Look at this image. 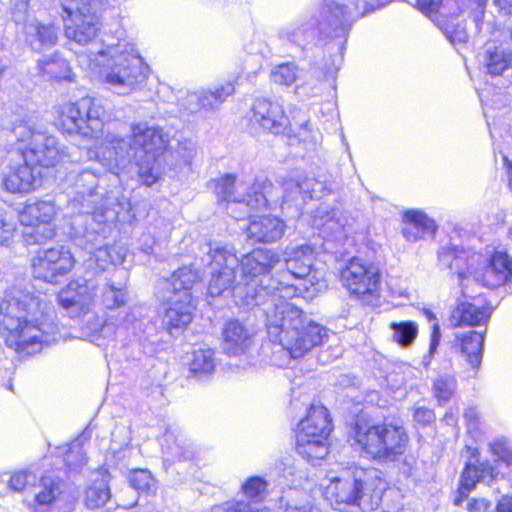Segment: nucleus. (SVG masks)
<instances>
[{
    "mask_svg": "<svg viewBox=\"0 0 512 512\" xmlns=\"http://www.w3.org/2000/svg\"><path fill=\"white\" fill-rule=\"evenodd\" d=\"M280 262L271 249H255L241 258L245 285L238 286L235 297L242 306L264 305L269 340L281 345L292 358H301L313 348L324 344L329 329L308 319L294 303L302 290L293 284L274 279L270 272Z\"/></svg>",
    "mask_w": 512,
    "mask_h": 512,
    "instance_id": "nucleus-1",
    "label": "nucleus"
},
{
    "mask_svg": "<svg viewBox=\"0 0 512 512\" xmlns=\"http://www.w3.org/2000/svg\"><path fill=\"white\" fill-rule=\"evenodd\" d=\"M167 143L162 128L139 122L131 125V135L127 138L107 136L98 156L111 170L124 169L134 160L139 178L151 186L163 174Z\"/></svg>",
    "mask_w": 512,
    "mask_h": 512,
    "instance_id": "nucleus-2",
    "label": "nucleus"
},
{
    "mask_svg": "<svg viewBox=\"0 0 512 512\" xmlns=\"http://www.w3.org/2000/svg\"><path fill=\"white\" fill-rule=\"evenodd\" d=\"M0 325L9 332L7 343L35 353L54 340L56 326L49 305L34 294L12 290L0 303Z\"/></svg>",
    "mask_w": 512,
    "mask_h": 512,
    "instance_id": "nucleus-3",
    "label": "nucleus"
},
{
    "mask_svg": "<svg viewBox=\"0 0 512 512\" xmlns=\"http://www.w3.org/2000/svg\"><path fill=\"white\" fill-rule=\"evenodd\" d=\"M134 46L118 43L87 56L88 67L118 94L133 91L146 79L147 67Z\"/></svg>",
    "mask_w": 512,
    "mask_h": 512,
    "instance_id": "nucleus-4",
    "label": "nucleus"
},
{
    "mask_svg": "<svg viewBox=\"0 0 512 512\" xmlns=\"http://www.w3.org/2000/svg\"><path fill=\"white\" fill-rule=\"evenodd\" d=\"M487 2L488 0H416V7L439 27L452 44H462L467 42L468 34L458 17L468 11L476 30L481 32Z\"/></svg>",
    "mask_w": 512,
    "mask_h": 512,
    "instance_id": "nucleus-5",
    "label": "nucleus"
},
{
    "mask_svg": "<svg viewBox=\"0 0 512 512\" xmlns=\"http://www.w3.org/2000/svg\"><path fill=\"white\" fill-rule=\"evenodd\" d=\"M375 471L359 475L335 477L326 486L325 495L331 506L341 512H371L381 502L383 488L373 487Z\"/></svg>",
    "mask_w": 512,
    "mask_h": 512,
    "instance_id": "nucleus-6",
    "label": "nucleus"
},
{
    "mask_svg": "<svg viewBox=\"0 0 512 512\" xmlns=\"http://www.w3.org/2000/svg\"><path fill=\"white\" fill-rule=\"evenodd\" d=\"M354 434L368 457L385 463L399 460L409 441L405 429L394 425H368L358 421Z\"/></svg>",
    "mask_w": 512,
    "mask_h": 512,
    "instance_id": "nucleus-7",
    "label": "nucleus"
},
{
    "mask_svg": "<svg viewBox=\"0 0 512 512\" xmlns=\"http://www.w3.org/2000/svg\"><path fill=\"white\" fill-rule=\"evenodd\" d=\"M274 189L267 178H257L253 182L237 181L233 174H226L214 182V192L219 201L239 204L251 210H261L275 202Z\"/></svg>",
    "mask_w": 512,
    "mask_h": 512,
    "instance_id": "nucleus-8",
    "label": "nucleus"
},
{
    "mask_svg": "<svg viewBox=\"0 0 512 512\" xmlns=\"http://www.w3.org/2000/svg\"><path fill=\"white\" fill-rule=\"evenodd\" d=\"M10 132L23 143L22 159L33 168L54 167L61 158V149L55 136L20 121L13 123Z\"/></svg>",
    "mask_w": 512,
    "mask_h": 512,
    "instance_id": "nucleus-9",
    "label": "nucleus"
},
{
    "mask_svg": "<svg viewBox=\"0 0 512 512\" xmlns=\"http://www.w3.org/2000/svg\"><path fill=\"white\" fill-rule=\"evenodd\" d=\"M332 431L328 410L312 405L296 430V450L308 461L321 460L328 454L326 439Z\"/></svg>",
    "mask_w": 512,
    "mask_h": 512,
    "instance_id": "nucleus-10",
    "label": "nucleus"
},
{
    "mask_svg": "<svg viewBox=\"0 0 512 512\" xmlns=\"http://www.w3.org/2000/svg\"><path fill=\"white\" fill-rule=\"evenodd\" d=\"M210 257L211 279L208 285V293L212 297L220 296L225 291L233 288V295L235 297V290L238 286L245 285V280L242 278L243 270L241 260L239 261L236 256L235 249L226 244L215 243L210 244L208 251ZM238 305V299H235Z\"/></svg>",
    "mask_w": 512,
    "mask_h": 512,
    "instance_id": "nucleus-11",
    "label": "nucleus"
},
{
    "mask_svg": "<svg viewBox=\"0 0 512 512\" xmlns=\"http://www.w3.org/2000/svg\"><path fill=\"white\" fill-rule=\"evenodd\" d=\"M71 222L70 237L72 242L81 249L92 252L101 245L111 232L110 221L115 213L106 205L95 207L88 211H74Z\"/></svg>",
    "mask_w": 512,
    "mask_h": 512,
    "instance_id": "nucleus-12",
    "label": "nucleus"
},
{
    "mask_svg": "<svg viewBox=\"0 0 512 512\" xmlns=\"http://www.w3.org/2000/svg\"><path fill=\"white\" fill-rule=\"evenodd\" d=\"M104 108L92 97L62 106L59 124L64 132L93 136L103 127Z\"/></svg>",
    "mask_w": 512,
    "mask_h": 512,
    "instance_id": "nucleus-13",
    "label": "nucleus"
},
{
    "mask_svg": "<svg viewBox=\"0 0 512 512\" xmlns=\"http://www.w3.org/2000/svg\"><path fill=\"white\" fill-rule=\"evenodd\" d=\"M69 180L73 185V197L67 205V209L70 212H90L95 207L105 205L102 195L96 191L99 179L94 171L84 169L75 174L71 173Z\"/></svg>",
    "mask_w": 512,
    "mask_h": 512,
    "instance_id": "nucleus-14",
    "label": "nucleus"
},
{
    "mask_svg": "<svg viewBox=\"0 0 512 512\" xmlns=\"http://www.w3.org/2000/svg\"><path fill=\"white\" fill-rule=\"evenodd\" d=\"M474 281L488 289L512 282V257L505 251L483 255L481 270L474 272Z\"/></svg>",
    "mask_w": 512,
    "mask_h": 512,
    "instance_id": "nucleus-15",
    "label": "nucleus"
},
{
    "mask_svg": "<svg viewBox=\"0 0 512 512\" xmlns=\"http://www.w3.org/2000/svg\"><path fill=\"white\" fill-rule=\"evenodd\" d=\"M341 281L354 295H372L379 285L378 269L358 258H353L341 271Z\"/></svg>",
    "mask_w": 512,
    "mask_h": 512,
    "instance_id": "nucleus-16",
    "label": "nucleus"
},
{
    "mask_svg": "<svg viewBox=\"0 0 512 512\" xmlns=\"http://www.w3.org/2000/svg\"><path fill=\"white\" fill-rule=\"evenodd\" d=\"M65 36L79 44H87L99 30V12L87 10L63 11Z\"/></svg>",
    "mask_w": 512,
    "mask_h": 512,
    "instance_id": "nucleus-17",
    "label": "nucleus"
},
{
    "mask_svg": "<svg viewBox=\"0 0 512 512\" xmlns=\"http://www.w3.org/2000/svg\"><path fill=\"white\" fill-rule=\"evenodd\" d=\"M178 297L168 296L164 304L163 326L173 335L184 329L192 320V295L190 292H181Z\"/></svg>",
    "mask_w": 512,
    "mask_h": 512,
    "instance_id": "nucleus-18",
    "label": "nucleus"
},
{
    "mask_svg": "<svg viewBox=\"0 0 512 512\" xmlns=\"http://www.w3.org/2000/svg\"><path fill=\"white\" fill-rule=\"evenodd\" d=\"M234 90V85L226 82L214 89L191 92L185 97L184 106L191 113L214 111L234 93Z\"/></svg>",
    "mask_w": 512,
    "mask_h": 512,
    "instance_id": "nucleus-19",
    "label": "nucleus"
},
{
    "mask_svg": "<svg viewBox=\"0 0 512 512\" xmlns=\"http://www.w3.org/2000/svg\"><path fill=\"white\" fill-rule=\"evenodd\" d=\"M351 19L338 0H325L318 19L320 33L330 36H342L351 26Z\"/></svg>",
    "mask_w": 512,
    "mask_h": 512,
    "instance_id": "nucleus-20",
    "label": "nucleus"
},
{
    "mask_svg": "<svg viewBox=\"0 0 512 512\" xmlns=\"http://www.w3.org/2000/svg\"><path fill=\"white\" fill-rule=\"evenodd\" d=\"M253 118L259 125L274 134H278L287 126L288 118L282 106L266 98L256 99L253 106Z\"/></svg>",
    "mask_w": 512,
    "mask_h": 512,
    "instance_id": "nucleus-21",
    "label": "nucleus"
},
{
    "mask_svg": "<svg viewBox=\"0 0 512 512\" xmlns=\"http://www.w3.org/2000/svg\"><path fill=\"white\" fill-rule=\"evenodd\" d=\"M286 225L278 217L265 215L252 219L246 229L247 237L253 243H273L281 239Z\"/></svg>",
    "mask_w": 512,
    "mask_h": 512,
    "instance_id": "nucleus-22",
    "label": "nucleus"
},
{
    "mask_svg": "<svg viewBox=\"0 0 512 512\" xmlns=\"http://www.w3.org/2000/svg\"><path fill=\"white\" fill-rule=\"evenodd\" d=\"M93 291L87 281L73 280L58 294L59 304L72 314H78L91 303Z\"/></svg>",
    "mask_w": 512,
    "mask_h": 512,
    "instance_id": "nucleus-23",
    "label": "nucleus"
},
{
    "mask_svg": "<svg viewBox=\"0 0 512 512\" xmlns=\"http://www.w3.org/2000/svg\"><path fill=\"white\" fill-rule=\"evenodd\" d=\"M254 332L238 320L226 323L223 329V348L230 355L244 353L253 343Z\"/></svg>",
    "mask_w": 512,
    "mask_h": 512,
    "instance_id": "nucleus-24",
    "label": "nucleus"
},
{
    "mask_svg": "<svg viewBox=\"0 0 512 512\" xmlns=\"http://www.w3.org/2000/svg\"><path fill=\"white\" fill-rule=\"evenodd\" d=\"M315 251L309 245L289 246L284 251L287 271L295 278L308 277L315 260Z\"/></svg>",
    "mask_w": 512,
    "mask_h": 512,
    "instance_id": "nucleus-25",
    "label": "nucleus"
},
{
    "mask_svg": "<svg viewBox=\"0 0 512 512\" xmlns=\"http://www.w3.org/2000/svg\"><path fill=\"white\" fill-rule=\"evenodd\" d=\"M403 223L402 234L410 242L433 237L437 230L435 221L419 210L406 211Z\"/></svg>",
    "mask_w": 512,
    "mask_h": 512,
    "instance_id": "nucleus-26",
    "label": "nucleus"
},
{
    "mask_svg": "<svg viewBox=\"0 0 512 512\" xmlns=\"http://www.w3.org/2000/svg\"><path fill=\"white\" fill-rule=\"evenodd\" d=\"M491 316L488 307L478 306L470 302H461L452 311L451 323L455 326L487 325Z\"/></svg>",
    "mask_w": 512,
    "mask_h": 512,
    "instance_id": "nucleus-27",
    "label": "nucleus"
},
{
    "mask_svg": "<svg viewBox=\"0 0 512 512\" xmlns=\"http://www.w3.org/2000/svg\"><path fill=\"white\" fill-rule=\"evenodd\" d=\"M35 183V168L25 162L10 167V171L4 178L6 190L12 193H28L34 189Z\"/></svg>",
    "mask_w": 512,
    "mask_h": 512,
    "instance_id": "nucleus-28",
    "label": "nucleus"
},
{
    "mask_svg": "<svg viewBox=\"0 0 512 512\" xmlns=\"http://www.w3.org/2000/svg\"><path fill=\"white\" fill-rule=\"evenodd\" d=\"M26 42L32 50L41 52L54 46L58 40L57 29L52 25L30 22L25 25Z\"/></svg>",
    "mask_w": 512,
    "mask_h": 512,
    "instance_id": "nucleus-29",
    "label": "nucleus"
},
{
    "mask_svg": "<svg viewBox=\"0 0 512 512\" xmlns=\"http://www.w3.org/2000/svg\"><path fill=\"white\" fill-rule=\"evenodd\" d=\"M483 65L488 74L502 75L512 68V50L502 45H488L484 51Z\"/></svg>",
    "mask_w": 512,
    "mask_h": 512,
    "instance_id": "nucleus-30",
    "label": "nucleus"
},
{
    "mask_svg": "<svg viewBox=\"0 0 512 512\" xmlns=\"http://www.w3.org/2000/svg\"><path fill=\"white\" fill-rule=\"evenodd\" d=\"M485 332L469 331L457 336L460 351L472 368L477 369L481 365Z\"/></svg>",
    "mask_w": 512,
    "mask_h": 512,
    "instance_id": "nucleus-31",
    "label": "nucleus"
},
{
    "mask_svg": "<svg viewBox=\"0 0 512 512\" xmlns=\"http://www.w3.org/2000/svg\"><path fill=\"white\" fill-rule=\"evenodd\" d=\"M110 474L107 471L99 472L97 477L88 486L85 492V503L90 509L104 506L111 498L109 486Z\"/></svg>",
    "mask_w": 512,
    "mask_h": 512,
    "instance_id": "nucleus-32",
    "label": "nucleus"
},
{
    "mask_svg": "<svg viewBox=\"0 0 512 512\" xmlns=\"http://www.w3.org/2000/svg\"><path fill=\"white\" fill-rule=\"evenodd\" d=\"M56 214L55 206L49 201L28 203L19 213L20 224L51 223Z\"/></svg>",
    "mask_w": 512,
    "mask_h": 512,
    "instance_id": "nucleus-33",
    "label": "nucleus"
},
{
    "mask_svg": "<svg viewBox=\"0 0 512 512\" xmlns=\"http://www.w3.org/2000/svg\"><path fill=\"white\" fill-rule=\"evenodd\" d=\"M482 258L483 255L481 253L460 248L452 273L457 274L461 286H463V281L468 279L469 276L474 279L475 271L481 270Z\"/></svg>",
    "mask_w": 512,
    "mask_h": 512,
    "instance_id": "nucleus-34",
    "label": "nucleus"
},
{
    "mask_svg": "<svg viewBox=\"0 0 512 512\" xmlns=\"http://www.w3.org/2000/svg\"><path fill=\"white\" fill-rule=\"evenodd\" d=\"M38 69L41 75L55 80H69L70 67L65 59L54 53L38 60Z\"/></svg>",
    "mask_w": 512,
    "mask_h": 512,
    "instance_id": "nucleus-35",
    "label": "nucleus"
},
{
    "mask_svg": "<svg viewBox=\"0 0 512 512\" xmlns=\"http://www.w3.org/2000/svg\"><path fill=\"white\" fill-rule=\"evenodd\" d=\"M126 252L127 249L124 246L118 244L109 245L105 240L101 245H97L90 253L93 255L97 266L105 270L110 265L122 263Z\"/></svg>",
    "mask_w": 512,
    "mask_h": 512,
    "instance_id": "nucleus-36",
    "label": "nucleus"
},
{
    "mask_svg": "<svg viewBox=\"0 0 512 512\" xmlns=\"http://www.w3.org/2000/svg\"><path fill=\"white\" fill-rule=\"evenodd\" d=\"M162 447L171 456V460H188L193 457L191 445L187 439L176 435L174 431L167 430L162 437Z\"/></svg>",
    "mask_w": 512,
    "mask_h": 512,
    "instance_id": "nucleus-37",
    "label": "nucleus"
},
{
    "mask_svg": "<svg viewBox=\"0 0 512 512\" xmlns=\"http://www.w3.org/2000/svg\"><path fill=\"white\" fill-rule=\"evenodd\" d=\"M197 279V272L185 266L175 271L170 279L165 280V289L171 293L170 296L178 297L177 294L181 292H189Z\"/></svg>",
    "mask_w": 512,
    "mask_h": 512,
    "instance_id": "nucleus-38",
    "label": "nucleus"
},
{
    "mask_svg": "<svg viewBox=\"0 0 512 512\" xmlns=\"http://www.w3.org/2000/svg\"><path fill=\"white\" fill-rule=\"evenodd\" d=\"M316 186H321V182L315 178L305 177L299 182H289L284 188V202L297 201L298 196L301 197L303 202L313 199V191H316Z\"/></svg>",
    "mask_w": 512,
    "mask_h": 512,
    "instance_id": "nucleus-39",
    "label": "nucleus"
},
{
    "mask_svg": "<svg viewBox=\"0 0 512 512\" xmlns=\"http://www.w3.org/2000/svg\"><path fill=\"white\" fill-rule=\"evenodd\" d=\"M61 480L54 475H45L41 477L36 486L35 501L38 505L48 506L52 504L61 494Z\"/></svg>",
    "mask_w": 512,
    "mask_h": 512,
    "instance_id": "nucleus-40",
    "label": "nucleus"
},
{
    "mask_svg": "<svg viewBox=\"0 0 512 512\" xmlns=\"http://www.w3.org/2000/svg\"><path fill=\"white\" fill-rule=\"evenodd\" d=\"M22 238L26 245L42 244L55 235V230L51 223H33L21 224Z\"/></svg>",
    "mask_w": 512,
    "mask_h": 512,
    "instance_id": "nucleus-41",
    "label": "nucleus"
},
{
    "mask_svg": "<svg viewBox=\"0 0 512 512\" xmlns=\"http://www.w3.org/2000/svg\"><path fill=\"white\" fill-rule=\"evenodd\" d=\"M456 389L457 382L452 373H440L433 380L432 392L439 404L448 402L455 394Z\"/></svg>",
    "mask_w": 512,
    "mask_h": 512,
    "instance_id": "nucleus-42",
    "label": "nucleus"
},
{
    "mask_svg": "<svg viewBox=\"0 0 512 512\" xmlns=\"http://www.w3.org/2000/svg\"><path fill=\"white\" fill-rule=\"evenodd\" d=\"M48 263L54 265V271L69 272L74 266V258L71 252L64 246L53 247L43 251L41 254Z\"/></svg>",
    "mask_w": 512,
    "mask_h": 512,
    "instance_id": "nucleus-43",
    "label": "nucleus"
},
{
    "mask_svg": "<svg viewBox=\"0 0 512 512\" xmlns=\"http://www.w3.org/2000/svg\"><path fill=\"white\" fill-rule=\"evenodd\" d=\"M215 368L214 352L211 349L195 350L190 362V372L195 377L210 374Z\"/></svg>",
    "mask_w": 512,
    "mask_h": 512,
    "instance_id": "nucleus-44",
    "label": "nucleus"
},
{
    "mask_svg": "<svg viewBox=\"0 0 512 512\" xmlns=\"http://www.w3.org/2000/svg\"><path fill=\"white\" fill-rule=\"evenodd\" d=\"M393 340L402 347L410 346L418 334V326L412 321L392 322Z\"/></svg>",
    "mask_w": 512,
    "mask_h": 512,
    "instance_id": "nucleus-45",
    "label": "nucleus"
},
{
    "mask_svg": "<svg viewBox=\"0 0 512 512\" xmlns=\"http://www.w3.org/2000/svg\"><path fill=\"white\" fill-rule=\"evenodd\" d=\"M481 479V473L478 472L477 465L468 462L462 473L459 497L455 499V504L460 505L461 501L468 496V493L475 487Z\"/></svg>",
    "mask_w": 512,
    "mask_h": 512,
    "instance_id": "nucleus-46",
    "label": "nucleus"
},
{
    "mask_svg": "<svg viewBox=\"0 0 512 512\" xmlns=\"http://www.w3.org/2000/svg\"><path fill=\"white\" fill-rule=\"evenodd\" d=\"M127 293L124 285H115L114 282L106 284L102 292V302L108 309L120 307L126 303Z\"/></svg>",
    "mask_w": 512,
    "mask_h": 512,
    "instance_id": "nucleus-47",
    "label": "nucleus"
},
{
    "mask_svg": "<svg viewBox=\"0 0 512 512\" xmlns=\"http://www.w3.org/2000/svg\"><path fill=\"white\" fill-rule=\"evenodd\" d=\"M16 231L14 213L0 203V245H8Z\"/></svg>",
    "mask_w": 512,
    "mask_h": 512,
    "instance_id": "nucleus-48",
    "label": "nucleus"
},
{
    "mask_svg": "<svg viewBox=\"0 0 512 512\" xmlns=\"http://www.w3.org/2000/svg\"><path fill=\"white\" fill-rule=\"evenodd\" d=\"M16 231L14 213L0 203V245H8Z\"/></svg>",
    "mask_w": 512,
    "mask_h": 512,
    "instance_id": "nucleus-49",
    "label": "nucleus"
},
{
    "mask_svg": "<svg viewBox=\"0 0 512 512\" xmlns=\"http://www.w3.org/2000/svg\"><path fill=\"white\" fill-rule=\"evenodd\" d=\"M16 231L14 213L0 203V245H8Z\"/></svg>",
    "mask_w": 512,
    "mask_h": 512,
    "instance_id": "nucleus-50",
    "label": "nucleus"
},
{
    "mask_svg": "<svg viewBox=\"0 0 512 512\" xmlns=\"http://www.w3.org/2000/svg\"><path fill=\"white\" fill-rule=\"evenodd\" d=\"M272 80L280 85L290 86L299 77V68L295 63H283L273 68Z\"/></svg>",
    "mask_w": 512,
    "mask_h": 512,
    "instance_id": "nucleus-51",
    "label": "nucleus"
},
{
    "mask_svg": "<svg viewBox=\"0 0 512 512\" xmlns=\"http://www.w3.org/2000/svg\"><path fill=\"white\" fill-rule=\"evenodd\" d=\"M32 268L35 278L50 283L55 282L58 276H62L67 273L65 271H54V265L52 266L51 263H48V261L40 254L34 259Z\"/></svg>",
    "mask_w": 512,
    "mask_h": 512,
    "instance_id": "nucleus-52",
    "label": "nucleus"
},
{
    "mask_svg": "<svg viewBox=\"0 0 512 512\" xmlns=\"http://www.w3.org/2000/svg\"><path fill=\"white\" fill-rule=\"evenodd\" d=\"M267 482L259 477H250L243 485L245 496L254 502L262 501L267 496Z\"/></svg>",
    "mask_w": 512,
    "mask_h": 512,
    "instance_id": "nucleus-53",
    "label": "nucleus"
},
{
    "mask_svg": "<svg viewBox=\"0 0 512 512\" xmlns=\"http://www.w3.org/2000/svg\"><path fill=\"white\" fill-rule=\"evenodd\" d=\"M131 487L137 491L149 492L154 486V478L151 473L144 469L134 470L129 475Z\"/></svg>",
    "mask_w": 512,
    "mask_h": 512,
    "instance_id": "nucleus-54",
    "label": "nucleus"
},
{
    "mask_svg": "<svg viewBox=\"0 0 512 512\" xmlns=\"http://www.w3.org/2000/svg\"><path fill=\"white\" fill-rule=\"evenodd\" d=\"M63 11L87 10L99 12L105 0H58Z\"/></svg>",
    "mask_w": 512,
    "mask_h": 512,
    "instance_id": "nucleus-55",
    "label": "nucleus"
},
{
    "mask_svg": "<svg viewBox=\"0 0 512 512\" xmlns=\"http://www.w3.org/2000/svg\"><path fill=\"white\" fill-rule=\"evenodd\" d=\"M336 216V210L329 211L326 207H321L317 209V214L315 216L314 223L317 227L322 226L326 227L329 230H334L338 227H343L344 224L341 223L339 219H336Z\"/></svg>",
    "mask_w": 512,
    "mask_h": 512,
    "instance_id": "nucleus-56",
    "label": "nucleus"
},
{
    "mask_svg": "<svg viewBox=\"0 0 512 512\" xmlns=\"http://www.w3.org/2000/svg\"><path fill=\"white\" fill-rule=\"evenodd\" d=\"M491 453L507 465L512 464V447L506 438L497 439L489 444Z\"/></svg>",
    "mask_w": 512,
    "mask_h": 512,
    "instance_id": "nucleus-57",
    "label": "nucleus"
},
{
    "mask_svg": "<svg viewBox=\"0 0 512 512\" xmlns=\"http://www.w3.org/2000/svg\"><path fill=\"white\" fill-rule=\"evenodd\" d=\"M459 251L460 248L452 244L441 247L438 251L439 265L444 269H448L450 272L454 271L455 260Z\"/></svg>",
    "mask_w": 512,
    "mask_h": 512,
    "instance_id": "nucleus-58",
    "label": "nucleus"
},
{
    "mask_svg": "<svg viewBox=\"0 0 512 512\" xmlns=\"http://www.w3.org/2000/svg\"><path fill=\"white\" fill-rule=\"evenodd\" d=\"M64 461L68 467L77 469L86 463L87 458L83 448L78 443H74L65 453Z\"/></svg>",
    "mask_w": 512,
    "mask_h": 512,
    "instance_id": "nucleus-59",
    "label": "nucleus"
},
{
    "mask_svg": "<svg viewBox=\"0 0 512 512\" xmlns=\"http://www.w3.org/2000/svg\"><path fill=\"white\" fill-rule=\"evenodd\" d=\"M35 480L36 475L31 471H18L11 476L9 486L14 491H21L28 484L34 483Z\"/></svg>",
    "mask_w": 512,
    "mask_h": 512,
    "instance_id": "nucleus-60",
    "label": "nucleus"
},
{
    "mask_svg": "<svg viewBox=\"0 0 512 512\" xmlns=\"http://www.w3.org/2000/svg\"><path fill=\"white\" fill-rule=\"evenodd\" d=\"M214 512H270L266 508L253 511L249 503L245 501H236L234 503H227L225 506H220L214 509Z\"/></svg>",
    "mask_w": 512,
    "mask_h": 512,
    "instance_id": "nucleus-61",
    "label": "nucleus"
},
{
    "mask_svg": "<svg viewBox=\"0 0 512 512\" xmlns=\"http://www.w3.org/2000/svg\"><path fill=\"white\" fill-rule=\"evenodd\" d=\"M435 413L432 409L424 407V406H418L415 407L414 413H413V419L414 421L422 426L430 425L435 420Z\"/></svg>",
    "mask_w": 512,
    "mask_h": 512,
    "instance_id": "nucleus-62",
    "label": "nucleus"
},
{
    "mask_svg": "<svg viewBox=\"0 0 512 512\" xmlns=\"http://www.w3.org/2000/svg\"><path fill=\"white\" fill-rule=\"evenodd\" d=\"M476 462L479 463L477 465L478 472L481 473V479L480 481H487L491 482L497 478L499 475V472L496 471V469L488 462H479L478 459H476Z\"/></svg>",
    "mask_w": 512,
    "mask_h": 512,
    "instance_id": "nucleus-63",
    "label": "nucleus"
},
{
    "mask_svg": "<svg viewBox=\"0 0 512 512\" xmlns=\"http://www.w3.org/2000/svg\"><path fill=\"white\" fill-rule=\"evenodd\" d=\"M464 419L469 433H474L478 431L480 418L475 408L467 409L464 413Z\"/></svg>",
    "mask_w": 512,
    "mask_h": 512,
    "instance_id": "nucleus-64",
    "label": "nucleus"
}]
</instances>
